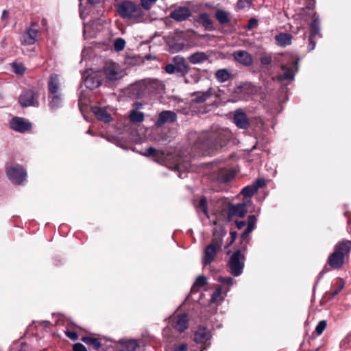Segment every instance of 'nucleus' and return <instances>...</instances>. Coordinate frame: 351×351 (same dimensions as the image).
Here are the masks:
<instances>
[{
  "instance_id": "nucleus-1",
  "label": "nucleus",
  "mask_w": 351,
  "mask_h": 351,
  "mask_svg": "<svg viewBox=\"0 0 351 351\" xmlns=\"http://www.w3.org/2000/svg\"><path fill=\"white\" fill-rule=\"evenodd\" d=\"M232 137V134L229 129L213 126L210 131L199 137L197 143L204 152L210 154L223 148Z\"/></svg>"
},
{
  "instance_id": "nucleus-2",
  "label": "nucleus",
  "mask_w": 351,
  "mask_h": 351,
  "mask_svg": "<svg viewBox=\"0 0 351 351\" xmlns=\"http://www.w3.org/2000/svg\"><path fill=\"white\" fill-rule=\"evenodd\" d=\"M164 89L162 82L157 79H145L131 87V94L136 98L142 99L149 95L160 94Z\"/></svg>"
},
{
  "instance_id": "nucleus-3",
  "label": "nucleus",
  "mask_w": 351,
  "mask_h": 351,
  "mask_svg": "<svg viewBox=\"0 0 351 351\" xmlns=\"http://www.w3.org/2000/svg\"><path fill=\"white\" fill-rule=\"evenodd\" d=\"M118 13L123 19H136L143 15V9L140 5L132 1H125L118 5Z\"/></svg>"
},
{
  "instance_id": "nucleus-4",
  "label": "nucleus",
  "mask_w": 351,
  "mask_h": 351,
  "mask_svg": "<svg viewBox=\"0 0 351 351\" xmlns=\"http://www.w3.org/2000/svg\"><path fill=\"white\" fill-rule=\"evenodd\" d=\"M223 239L221 236L215 234L210 243L205 248L202 256V264L204 266L210 265L214 260L217 252L222 250Z\"/></svg>"
},
{
  "instance_id": "nucleus-5",
  "label": "nucleus",
  "mask_w": 351,
  "mask_h": 351,
  "mask_svg": "<svg viewBox=\"0 0 351 351\" xmlns=\"http://www.w3.org/2000/svg\"><path fill=\"white\" fill-rule=\"evenodd\" d=\"M165 71L168 74L176 73L178 76L184 77L190 71V66L184 57L176 56L172 58L171 63L165 66Z\"/></svg>"
},
{
  "instance_id": "nucleus-6",
  "label": "nucleus",
  "mask_w": 351,
  "mask_h": 351,
  "mask_svg": "<svg viewBox=\"0 0 351 351\" xmlns=\"http://www.w3.org/2000/svg\"><path fill=\"white\" fill-rule=\"evenodd\" d=\"M245 256L241 250H238L232 253L228 263L230 274L235 276L242 274L245 266Z\"/></svg>"
},
{
  "instance_id": "nucleus-7",
  "label": "nucleus",
  "mask_w": 351,
  "mask_h": 351,
  "mask_svg": "<svg viewBox=\"0 0 351 351\" xmlns=\"http://www.w3.org/2000/svg\"><path fill=\"white\" fill-rule=\"evenodd\" d=\"M7 176L9 180L17 184H21L25 180L27 173L21 165H16L12 166L6 170Z\"/></svg>"
},
{
  "instance_id": "nucleus-8",
  "label": "nucleus",
  "mask_w": 351,
  "mask_h": 351,
  "mask_svg": "<svg viewBox=\"0 0 351 351\" xmlns=\"http://www.w3.org/2000/svg\"><path fill=\"white\" fill-rule=\"evenodd\" d=\"M310 27L311 32L308 38L309 44L308 47L309 51L313 50L315 47L316 42L315 40L316 37L317 36L320 38L322 36L319 28V19L316 13H315L312 16V21L310 24Z\"/></svg>"
},
{
  "instance_id": "nucleus-9",
  "label": "nucleus",
  "mask_w": 351,
  "mask_h": 351,
  "mask_svg": "<svg viewBox=\"0 0 351 351\" xmlns=\"http://www.w3.org/2000/svg\"><path fill=\"white\" fill-rule=\"evenodd\" d=\"M298 60H293L291 62L282 65L281 67L282 73L279 76V80L281 81L293 80L298 70Z\"/></svg>"
},
{
  "instance_id": "nucleus-10",
  "label": "nucleus",
  "mask_w": 351,
  "mask_h": 351,
  "mask_svg": "<svg viewBox=\"0 0 351 351\" xmlns=\"http://www.w3.org/2000/svg\"><path fill=\"white\" fill-rule=\"evenodd\" d=\"M232 121L239 129L247 130L250 127V119L242 108L236 109L233 112Z\"/></svg>"
},
{
  "instance_id": "nucleus-11",
  "label": "nucleus",
  "mask_w": 351,
  "mask_h": 351,
  "mask_svg": "<svg viewBox=\"0 0 351 351\" xmlns=\"http://www.w3.org/2000/svg\"><path fill=\"white\" fill-rule=\"evenodd\" d=\"M177 114L171 110H162L158 114V117L154 123V125L159 128L165 124H171L177 121Z\"/></svg>"
},
{
  "instance_id": "nucleus-12",
  "label": "nucleus",
  "mask_w": 351,
  "mask_h": 351,
  "mask_svg": "<svg viewBox=\"0 0 351 351\" xmlns=\"http://www.w3.org/2000/svg\"><path fill=\"white\" fill-rule=\"evenodd\" d=\"M36 23H32L31 27L26 29L25 33L21 37V42L24 45H34L36 41L38 34V29L34 28L37 27Z\"/></svg>"
},
{
  "instance_id": "nucleus-13",
  "label": "nucleus",
  "mask_w": 351,
  "mask_h": 351,
  "mask_svg": "<svg viewBox=\"0 0 351 351\" xmlns=\"http://www.w3.org/2000/svg\"><path fill=\"white\" fill-rule=\"evenodd\" d=\"M247 212V206L245 203L230 204L228 208V219L231 221L234 217L243 218Z\"/></svg>"
},
{
  "instance_id": "nucleus-14",
  "label": "nucleus",
  "mask_w": 351,
  "mask_h": 351,
  "mask_svg": "<svg viewBox=\"0 0 351 351\" xmlns=\"http://www.w3.org/2000/svg\"><path fill=\"white\" fill-rule=\"evenodd\" d=\"M84 0H80V14L82 19H84L88 15L90 10L95 7L102 8L104 0H87V1H83Z\"/></svg>"
},
{
  "instance_id": "nucleus-15",
  "label": "nucleus",
  "mask_w": 351,
  "mask_h": 351,
  "mask_svg": "<svg viewBox=\"0 0 351 351\" xmlns=\"http://www.w3.org/2000/svg\"><path fill=\"white\" fill-rule=\"evenodd\" d=\"M19 103L23 107L38 106V101L32 90H25L19 97Z\"/></svg>"
},
{
  "instance_id": "nucleus-16",
  "label": "nucleus",
  "mask_w": 351,
  "mask_h": 351,
  "mask_svg": "<svg viewBox=\"0 0 351 351\" xmlns=\"http://www.w3.org/2000/svg\"><path fill=\"white\" fill-rule=\"evenodd\" d=\"M10 124L12 130L21 133L30 130L32 128V124L29 121L24 118L18 117L12 119Z\"/></svg>"
},
{
  "instance_id": "nucleus-17",
  "label": "nucleus",
  "mask_w": 351,
  "mask_h": 351,
  "mask_svg": "<svg viewBox=\"0 0 351 351\" xmlns=\"http://www.w3.org/2000/svg\"><path fill=\"white\" fill-rule=\"evenodd\" d=\"M233 59L245 66H250L253 64L252 55L245 50H237L232 53Z\"/></svg>"
},
{
  "instance_id": "nucleus-18",
  "label": "nucleus",
  "mask_w": 351,
  "mask_h": 351,
  "mask_svg": "<svg viewBox=\"0 0 351 351\" xmlns=\"http://www.w3.org/2000/svg\"><path fill=\"white\" fill-rule=\"evenodd\" d=\"M191 15V12L187 7L179 6L172 10L169 16L178 22L186 20Z\"/></svg>"
},
{
  "instance_id": "nucleus-19",
  "label": "nucleus",
  "mask_w": 351,
  "mask_h": 351,
  "mask_svg": "<svg viewBox=\"0 0 351 351\" xmlns=\"http://www.w3.org/2000/svg\"><path fill=\"white\" fill-rule=\"evenodd\" d=\"M333 252L346 259L349 256L351 252V241L342 240L339 241L335 245Z\"/></svg>"
},
{
  "instance_id": "nucleus-20",
  "label": "nucleus",
  "mask_w": 351,
  "mask_h": 351,
  "mask_svg": "<svg viewBox=\"0 0 351 351\" xmlns=\"http://www.w3.org/2000/svg\"><path fill=\"white\" fill-rule=\"evenodd\" d=\"M189 316L187 313L178 315L174 318V328L180 332H184L189 327Z\"/></svg>"
},
{
  "instance_id": "nucleus-21",
  "label": "nucleus",
  "mask_w": 351,
  "mask_h": 351,
  "mask_svg": "<svg viewBox=\"0 0 351 351\" xmlns=\"http://www.w3.org/2000/svg\"><path fill=\"white\" fill-rule=\"evenodd\" d=\"M345 258L335 252H332L327 259V264L332 269H341L345 263Z\"/></svg>"
},
{
  "instance_id": "nucleus-22",
  "label": "nucleus",
  "mask_w": 351,
  "mask_h": 351,
  "mask_svg": "<svg viewBox=\"0 0 351 351\" xmlns=\"http://www.w3.org/2000/svg\"><path fill=\"white\" fill-rule=\"evenodd\" d=\"M215 93L213 88H209L206 91H197L191 94L193 97V101L196 104H201L208 99Z\"/></svg>"
},
{
  "instance_id": "nucleus-23",
  "label": "nucleus",
  "mask_w": 351,
  "mask_h": 351,
  "mask_svg": "<svg viewBox=\"0 0 351 351\" xmlns=\"http://www.w3.org/2000/svg\"><path fill=\"white\" fill-rule=\"evenodd\" d=\"M127 75L125 69H121L118 64L111 62L110 79L111 83L122 79Z\"/></svg>"
},
{
  "instance_id": "nucleus-24",
  "label": "nucleus",
  "mask_w": 351,
  "mask_h": 351,
  "mask_svg": "<svg viewBox=\"0 0 351 351\" xmlns=\"http://www.w3.org/2000/svg\"><path fill=\"white\" fill-rule=\"evenodd\" d=\"M210 337V331L203 326H199L195 333V341L197 343H206Z\"/></svg>"
},
{
  "instance_id": "nucleus-25",
  "label": "nucleus",
  "mask_w": 351,
  "mask_h": 351,
  "mask_svg": "<svg viewBox=\"0 0 351 351\" xmlns=\"http://www.w3.org/2000/svg\"><path fill=\"white\" fill-rule=\"evenodd\" d=\"M235 171L230 168H222L219 170L217 180L221 183H227L234 178Z\"/></svg>"
},
{
  "instance_id": "nucleus-26",
  "label": "nucleus",
  "mask_w": 351,
  "mask_h": 351,
  "mask_svg": "<svg viewBox=\"0 0 351 351\" xmlns=\"http://www.w3.org/2000/svg\"><path fill=\"white\" fill-rule=\"evenodd\" d=\"M48 89L49 94H60V77L56 73H52L48 82Z\"/></svg>"
},
{
  "instance_id": "nucleus-27",
  "label": "nucleus",
  "mask_w": 351,
  "mask_h": 351,
  "mask_svg": "<svg viewBox=\"0 0 351 351\" xmlns=\"http://www.w3.org/2000/svg\"><path fill=\"white\" fill-rule=\"evenodd\" d=\"M257 92L256 87L250 82H245L237 87L236 93H241L245 96L255 95Z\"/></svg>"
},
{
  "instance_id": "nucleus-28",
  "label": "nucleus",
  "mask_w": 351,
  "mask_h": 351,
  "mask_svg": "<svg viewBox=\"0 0 351 351\" xmlns=\"http://www.w3.org/2000/svg\"><path fill=\"white\" fill-rule=\"evenodd\" d=\"M92 110L99 120L102 121L106 123L110 122V114L108 108L95 106L92 108Z\"/></svg>"
},
{
  "instance_id": "nucleus-29",
  "label": "nucleus",
  "mask_w": 351,
  "mask_h": 351,
  "mask_svg": "<svg viewBox=\"0 0 351 351\" xmlns=\"http://www.w3.org/2000/svg\"><path fill=\"white\" fill-rule=\"evenodd\" d=\"M84 84L87 88L92 90L101 84V80L97 76V74L93 73L88 75L84 80Z\"/></svg>"
},
{
  "instance_id": "nucleus-30",
  "label": "nucleus",
  "mask_w": 351,
  "mask_h": 351,
  "mask_svg": "<svg viewBox=\"0 0 351 351\" xmlns=\"http://www.w3.org/2000/svg\"><path fill=\"white\" fill-rule=\"evenodd\" d=\"M209 56L205 52L196 51L188 57V60L193 64H202L207 61Z\"/></svg>"
},
{
  "instance_id": "nucleus-31",
  "label": "nucleus",
  "mask_w": 351,
  "mask_h": 351,
  "mask_svg": "<svg viewBox=\"0 0 351 351\" xmlns=\"http://www.w3.org/2000/svg\"><path fill=\"white\" fill-rule=\"evenodd\" d=\"M119 351H134L138 346V343L134 339H122L119 341Z\"/></svg>"
},
{
  "instance_id": "nucleus-32",
  "label": "nucleus",
  "mask_w": 351,
  "mask_h": 351,
  "mask_svg": "<svg viewBox=\"0 0 351 351\" xmlns=\"http://www.w3.org/2000/svg\"><path fill=\"white\" fill-rule=\"evenodd\" d=\"M292 38L290 34L280 33L275 36V41L277 45L285 47L291 45Z\"/></svg>"
},
{
  "instance_id": "nucleus-33",
  "label": "nucleus",
  "mask_w": 351,
  "mask_h": 351,
  "mask_svg": "<svg viewBox=\"0 0 351 351\" xmlns=\"http://www.w3.org/2000/svg\"><path fill=\"white\" fill-rule=\"evenodd\" d=\"M81 341L94 349L99 350L102 346L101 339L95 338L92 336H84L81 338Z\"/></svg>"
},
{
  "instance_id": "nucleus-34",
  "label": "nucleus",
  "mask_w": 351,
  "mask_h": 351,
  "mask_svg": "<svg viewBox=\"0 0 351 351\" xmlns=\"http://www.w3.org/2000/svg\"><path fill=\"white\" fill-rule=\"evenodd\" d=\"M230 73L226 69H219L215 73V77L220 83L227 82L230 79Z\"/></svg>"
},
{
  "instance_id": "nucleus-35",
  "label": "nucleus",
  "mask_w": 351,
  "mask_h": 351,
  "mask_svg": "<svg viewBox=\"0 0 351 351\" xmlns=\"http://www.w3.org/2000/svg\"><path fill=\"white\" fill-rule=\"evenodd\" d=\"M189 73L188 75L184 76L186 84H196L199 81L201 76L198 71L190 69Z\"/></svg>"
},
{
  "instance_id": "nucleus-36",
  "label": "nucleus",
  "mask_w": 351,
  "mask_h": 351,
  "mask_svg": "<svg viewBox=\"0 0 351 351\" xmlns=\"http://www.w3.org/2000/svg\"><path fill=\"white\" fill-rule=\"evenodd\" d=\"M129 119L133 123H141L145 119V114L142 112L131 110L129 114Z\"/></svg>"
},
{
  "instance_id": "nucleus-37",
  "label": "nucleus",
  "mask_w": 351,
  "mask_h": 351,
  "mask_svg": "<svg viewBox=\"0 0 351 351\" xmlns=\"http://www.w3.org/2000/svg\"><path fill=\"white\" fill-rule=\"evenodd\" d=\"M51 96H49L51 99L49 101V106L51 109L56 110L60 108L62 105V97L61 94H51Z\"/></svg>"
},
{
  "instance_id": "nucleus-38",
  "label": "nucleus",
  "mask_w": 351,
  "mask_h": 351,
  "mask_svg": "<svg viewBox=\"0 0 351 351\" xmlns=\"http://www.w3.org/2000/svg\"><path fill=\"white\" fill-rule=\"evenodd\" d=\"M104 23V21L102 20L100 18L95 19L93 20L91 23L89 25H85L84 32V34L86 33L90 27H93V29L95 28L96 31H101L103 29V24Z\"/></svg>"
},
{
  "instance_id": "nucleus-39",
  "label": "nucleus",
  "mask_w": 351,
  "mask_h": 351,
  "mask_svg": "<svg viewBox=\"0 0 351 351\" xmlns=\"http://www.w3.org/2000/svg\"><path fill=\"white\" fill-rule=\"evenodd\" d=\"M215 18L220 24H227L230 22L228 14L223 10H217L216 11Z\"/></svg>"
},
{
  "instance_id": "nucleus-40",
  "label": "nucleus",
  "mask_w": 351,
  "mask_h": 351,
  "mask_svg": "<svg viewBox=\"0 0 351 351\" xmlns=\"http://www.w3.org/2000/svg\"><path fill=\"white\" fill-rule=\"evenodd\" d=\"M224 296L222 295V289L220 286L215 288L214 292L212 294L210 302L213 303H217L223 301Z\"/></svg>"
},
{
  "instance_id": "nucleus-41",
  "label": "nucleus",
  "mask_w": 351,
  "mask_h": 351,
  "mask_svg": "<svg viewBox=\"0 0 351 351\" xmlns=\"http://www.w3.org/2000/svg\"><path fill=\"white\" fill-rule=\"evenodd\" d=\"M198 19L202 24L206 28H210L213 26V23L207 13H200L198 16Z\"/></svg>"
},
{
  "instance_id": "nucleus-42",
  "label": "nucleus",
  "mask_w": 351,
  "mask_h": 351,
  "mask_svg": "<svg viewBox=\"0 0 351 351\" xmlns=\"http://www.w3.org/2000/svg\"><path fill=\"white\" fill-rule=\"evenodd\" d=\"M206 283H207L206 278L204 276H199L196 278V280L191 288V291L193 292V291H197V289L199 287H204V285H206Z\"/></svg>"
},
{
  "instance_id": "nucleus-43",
  "label": "nucleus",
  "mask_w": 351,
  "mask_h": 351,
  "mask_svg": "<svg viewBox=\"0 0 351 351\" xmlns=\"http://www.w3.org/2000/svg\"><path fill=\"white\" fill-rule=\"evenodd\" d=\"M12 71L17 75H23L25 72L26 68L23 63L13 62L11 64Z\"/></svg>"
},
{
  "instance_id": "nucleus-44",
  "label": "nucleus",
  "mask_w": 351,
  "mask_h": 351,
  "mask_svg": "<svg viewBox=\"0 0 351 351\" xmlns=\"http://www.w3.org/2000/svg\"><path fill=\"white\" fill-rule=\"evenodd\" d=\"M197 210H201L203 213L206 216V217H209L208 215V206H207V199L206 197H202L198 204V206H197Z\"/></svg>"
},
{
  "instance_id": "nucleus-45",
  "label": "nucleus",
  "mask_w": 351,
  "mask_h": 351,
  "mask_svg": "<svg viewBox=\"0 0 351 351\" xmlns=\"http://www.w3.org/2000/svg\"><path fill=\"white\" fill-rule=\"evenodd\" d=\"M114 49L116 51L119 52L124 49L125 46V41L122 38H117L114 40L113 43Z\"/></svg>"
},
{
  "instance_id": "nucleus-46",
  "label": "nucleus",
  "mask_w": 351,
  "mask_h": 351,
  "mask_svg": "<svg viewBox=\"0 0 351 351\" xmlns=\"http://www.w3.org/2000/svg\"><path fill=\"white\" fill-rule=\"evenodd\" d=\"M218 282L222 283L223 285L228 286V288L227 289L226 291H229V288L233 285L234 280L232 277H223L219 276L217 278Z\"/></svg>"
},
{
  "instance_id": "nucleus-47",
  "label": "nucleus",
  "mask_w": 351,
  "mask_h": 351,
  "mask_svg": "<svg viewBox=\"0 0 351 351\" xmlns=\"http://www.w3.org/2000/svg\"><path fill=\"white\" fill-rule=\"evenodd\" d=\"M256 191L257 187H254V186H247L242 189L241 193L245 197H252Z\"/></svg>"
},
{
  "instance_id": "nucleus-48",
  "label": "nucleus",
  "mask_w": 351,
  "mask_h": 351,
  "mask_svg": "<svg viewBox=\"0 0 351 351\" xmlns=\"http://www.w3.org/2000/svg\"><path fill=\"white\" fill-rule=\"evenodd\" d=\"M257 219L255 215H249L247 217V226L246 229H247V231H253L255 228L256 223Z\"/></svg>"
},
{
  "instance_id": "nucleus-49",
  "label": "nucleus",
  "mask_w": 351,
  "mask_h": 351,
  "mask_svg": "<svg viewBox=\"0 0 351 351\" xmlns=\"http://www.w3.org/2000/svg\"><path fill=\"white\" fill-rule=\"evenodd\" d=\"M326 326L327 323L326 320L320 321L315 327V332H316L317 335H322L326 329Z\"/></svg>"
},
{
  "instance_id": "nucleus-50",
  "label": "nucleus",
  "mask_w": 351,
  "mask_h": 351,
  "mask_svg": "<svg viewBox=\"0 0 351 351\" xmlns=\"http://www.w3.org/2000/svg\"><path fill=\"white\" fill-rule=\"evenodd\" d=\"M141 3V7L145 10L150 9L152 5L157 0H140Z\"/></svg>"
},
{
  "instance_id": "nucleus-51",
  "label": "nucleus",
  "mask_w": 351,
  "mask_h": 351,
  "mask_svg": "<svg viewBox=\"0 0 351 351\" xmlns=\"http://www.w3.org/2000/svg\"><path fill=\"white\" fill-rule=\"evenodd\" d=\"M86 96H88V95L86 93V95H85L84 92H82L80 94V95L79 97V105L80 106H86L87 104L88 99H86Z\"/></svg>"
},
{
  "instance_id": "nucleus-52",
  "label": "nucleus",
  "mask_w": 351,
  "mask_h": 351,
  "mask_svg": "<svg viewBox=\"0 0 351 351\" xmlns=\"http://www.w3.org/2000/svg\"><path fill=\"white\" fill-rule=\"evenodd\" d=\"M156 154L157 150L153 147H149L145 149L144 155L147 156H156Z\"/></svg>"
},
{
  "instance_id": "nucleus-53",
  "label": "nucleus",
  "mask_w": 351,
  "mask_h": 351,
  "mask_svg": "<svg viewBox=\"0 0 351 351\" xmlns=\"http://www.w3.org/2000/svg\"><path fill=\"white\" fill-rule=\"evenodd\" d=\"M260 62L263 65H269L271 62V56H262L260 59Z\"/></svg>"
},
{
  "instance_id": "nucleus-54",
  "label": "nucleus",
  "mask_w": 351,
  "mask_h": 351,
  "mask_svg": "<svg viewBox=\"0 0 351 351\" xmlns=\"http://www.w3.org/2000/svg\"><path fill=\"white\" fill-rule=\"evenodd\" d=\"M252 232V231H247V229L245 228L244 232L241 235V239L242 241H245L246 243L249 242L250 236L249 234Z\"/></svg>"
},
{
  "instance_id": "nucleus-55",
  "label": "nucleus",
  "mask_w": 351,
  "mask_h": 351,
  "mask_svg": "<svg viewBox=\"0 0 351 351\" xmlns=\"http://www.w3.org/2000/svg\"><path fill=\"white\" fill-rule=\"evenodd\" d=\"M73 351H87L86 348L81 343H75L73 346Z\"/></svg>"
},
{
  "instance_id": "nucleus-56",
  "label": "nucleus",
  "mask_w": 351,
  "mask_h": 351,
  "mask_svg": "<svg viewBox=\"0 0 351 351\" xmlns=\"http://www.w3.org/2000/svg\"><path fill=\"white\" fill-rule=\"evenodd\" d=\"M258 25V21L254 18H251L248 21L247 29H252L256 27Z\"/></svg>"
},
{
  "instance_id": "nucleus-57",
  "label": "nucleus",
  "mask_w": 351,
  "mask_h": 351,
  "mask_svg": "<svg viewBox=\"0 0 351 351\" xmlns=\"http://www.w3.org/2000/svg\"><path fill=\"white\" fill-rule=\"evenodd\" d=\"M65 334L67 337H69L70 339H71L73 341H75L78 338L77 334L74 331L67 330L65 332Z\"/></svg>"
},
{
  "instance_id": "nucleus-58",
  "label": "nucleus",
  "mask_w": 351,
  "mask_h": 351,
  "mask_svg": "<svg viewBox=\"0 0 351 351\" xmlns=\"http://www.w3.org/2000/svg\"><path fill=\"white\" fill-rule=\"evenodd\" d=\"M100 71H102L105 75L106 79H110V66L108 63H106L104 67Z\"/></svg>"
},
{
  "instance_id": "nucleus-59",
  "label": "nucleus",
  "mask_w": 351,
  "mask_h": 351,
  "mask_svg": "<svg viewBox=\"0 0 351 351\" xmlns=\"http://www.w3.org/2000/svg\"><path fill=\"white\" fill-rule=\"evenodd\" d=\"M343 287H344V283L341 282L337 289H335L334 291H332L331 292V293H330L331 298H335L341 291V289L343 288Z\"/></svg>"
},
{
  "instance_id": "nucleus-60",
  "label": "nucleus",
  "mask_w": 351,
  "mask_h": 351,
  "mask_svg": "<svg viewBox=\"0 0 351 351\" xmlns=\"http://www.w3.org/2000/svg\"><path fill=\"white\" fill-rule=\"evenodd\" d=\"M187 344L180 343L175 347L174 351H187Z\"/></svg>"
},
{
  "instance_id": "nucleus-61",
  "label": "nucleus",
  "mask_w": 351,
  "mask_h": 351,
  "mask_svg": "<svg viewBox=\"0 0 351 351\" xmlns=\"http://www.w3.org/2000/svg\"><path fill=\"white\" fill-rule=\"evenodd\" d=\"M249 5L248 1L239 0L237 2V8L239 9H243L246 5Z\"/></svg>"
},
{
  "instance_id": "nucleus-62",
  "label": "nucleus",
  "mask_w": 351,
  "mask_h": 351,
  "mask_svg": "<svg viewBox=\"0 0 351 351\" xmlns=\"http://www.w3.org/2000/svg\"><path fill=\"white\" fill-rule=\"evenodd\" d=\"M265 182L263 179H257L255 182L254 187H257V190H258V188L263 187V186H265Z\"/></svg>"
},
{
  "instance_id": "nucleus-63",
  "label": "nucleus",
  "mask_w": 351,
  "mask_h": 351,
  "mask_svg": "<svg viewBox=\"0 0 351 351\" xmlns=\"http://www.w3.org/2000/svg\"><path fill=\"white\" fill-rule=\"evenodd\" d=\"M145 105L144 101H136L132 104V106L134 108V110H139L143 108Z\"/></svg>"
},
{
  "instance_id": "nucleus-64",
  "label": "nucleus",
  "mask_w": 351,
  "mask_h": 351,
  "mask_svg": "<svg viewBox=\"0 0 351 351\" xmlns=\"http://www.w3.org/2000/svg\"><path fill=\"white\" fill-rule=\"evenodd\" d=\"M235 225L238 229H241L245 226V221H235Z\"/></svg>"
}]
</instances>
